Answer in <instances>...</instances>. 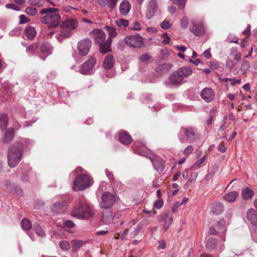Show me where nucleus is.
I'll list each match as a JSON object with an SVG mask.
<instances>
[{
  "instance_id": "1",
  "label": "nucleus",
  "mask_w": 257,
  "mask_h": 257,
  "mask_svg": "<svg viewBox=\"0 0 257 257\" xmlns=\"http://www.w3.org/2000/svg\"><path fill=\"white\" fill-rule=\"evenodd\" d=\"M59 12V9L52 8H47L41 10L40 14L45 15L41 18V23L48 25V28L49 29L56 27L59 24L61 19Z\"/></svg>"
},
{
  "instance_id": "2",
  "label": "nucleus",
  "mask_w": 257,
  "mask_h": 257,
  "mask_svg": "<svg viewBox=\"0 0 257 257\" xmlns=\"http://www.w3.org/2000/svg\"><path fill=\"white\" fill-rule=\"evenodd\" d=\"M90 35L95 43L99 45L101 53L105 54L111 51V39L108 37L106 40V35L102 30H94L91 31Z\"/></svg>"
},
{
  "instance_id": "3",
  "label": "nucleus",
  "mask_w": 257,
  "mask_h": 257,
  "mask_svg": "<svg viewBox=\"0 0 257 257\" xmlns=\"http://www.w3.org/2000/svg\"><path fill=\"white\" fill-rule=\"evenodd\" d=\"M23 145L22 143L15 144L9 150L8 153V165L14 168L19 163L23 156Z\"/></svg>"
},
{
  "instance_id": "4",
  "label": "nucleus",
  "mask_w": 257,
  "mask_h": 257,
  "mask_svg": "<svg viewBox=\"0 0 257 257\" xmlns=\"http://www.w3.org/2000/svg\"><path fill=\"white\" fill-rule=\"evenodd\" d=\"M71 215L79 219L88 218L93 215V211L88 202L82 201L77 207L74 208Z\"/></svg>"
},
{
  "instance_id": "5",
  "label": "nucleus",
  "mask_w": 257,
  "mask_h": 257,
  "mask_svg": "<svg viewBox=\"0 0 257 257\" xmlns=\"http://www.w3.org/2000/svg\"><path fill=\"white\" fill-rule=\"evenodd\" d=\"M181 143H192L198 138L196 130L192 127H182L178 135Z\"/></svg>"
},
{
  "instance_id": "6",
  "label": "nucleus",
  "mask_w": 257,
  "mask_h": 257,
  "mask_svg": "<svg viewBox=\"0 0 257 257\" xmlns=\"http://www.w3.org/2000/svg\"><path fill=\"white\" fill-rule=\"evenodd\" d=\"M92 184L91 179L87 175H78L74 181L73 188L75 191H81Z\"/></svg>"
},
{
  "instance_id": "7",
  "label": "nucleus",
  "mask_w": 257,
  "mask_h": 257,
  "mask_svg": "<svg viewBox=\"0 0 257 257\" xmlns=\"http://www.w3.org/2000/svg\"><path fill=\"white\" fill-rule=\"evenodd\" d=\"M143 41L142 37L137 34L126 36L124 39L126 45L133 48L141 47L143 45Z\"/></svg>"
},
{
  "instance_id": "8",
  "label": "nucleus",
  "mask_w": 257,
  "mask_h": 257,
  "mask_svg": "<svg viewBox=\"0 0 257 257\" xmlns=\"http://www.w3.org/2000/svg\"><path fill=\"white\" fill-rule=\"evenodd\" d=\"M115 201V197L111 193L105 192L101 196L100 206L104 209L111 208Z\"/></svg>"
},
{
  "instance_id": "9",
  "label": "nucleus",
  "mask_w": 257,
  "mask_h": 257,
  "mask_svg": "<svg viewBox=\"0 0 257 257\" xmlns=\"http://www.w3.org/2000/svg\"><path fill=\"white\" fill-rule=\"evenodd\" d=\"M92 45L91 40L89 39L81 40L77 44V50L79 54L85 56L88 54Z\"/></svg>"
},
{
  "instance_id": "10",
  "label": "nucleus",
  "mask_w": 257,
  "mask_h": 257,
  "mask_svg": "<svg viewBox=\"0 0 257 257\" xmlns=\"http://www.w3.org/2000/svg\"><path fill=\"white\" fill-rule=\"evenodd\" d=\"M134 151L136 153L141 156L151 158L152 153L150 150L147 149L146 147L142 144L139 143H135Z\"/></svg>"
},
{
  "instance_id": "11",
  "label": "nucleus",
  "mask_w": 257,
  "mask_h": 257,
  "mask_svg": "<svg viewBox=\"0 0 257 257\" xmlns=\"http://www.w3.org/2000/svg\"><path fill=\"white\" fill-rule=\"evenodd\" d=\"M96 64V60L92 57H90L81 65L80 72L82 74H88L94 67Z\"/></svg>"
},
{
  "instance_id": "12",
  "label": "nucleus",
  "mask_w": 257,
  "mask_h": 257,
  "mask_svg": "<svg viewBox=\"0 0 257 257\" xmlns=\"http://www.w3.org/2000/svg\"><path fill=\"white\" fill-rule=\"evenodd\" d=\"M200 96L205 102L208 103L214 99L215 93L212 89L205 87L201 91Z\"/></svg>"
},
{
  "instance_id": "13",
  "label": "nucleus",
  "mask_w": 257,
  "mask_h": 257,
  "mask_svg": "<svg viewBox=\"0 0 257 257\" xmlns=\"http://www.w3.org/2000/svg\"><path fill=\"white\" fill-rule=\"evenodd\" d=\"M66 208V202L63 200L55 203L51 207L52 212L54 214L64 213Z\"/></svg>"
},
{
  "instance_id": "14",
  "label": "nucleus",
  "mask_w": 257,
  "mask_h": 257,
  "mask_svg": "<svg viewBox=\"0 0 257 257\" xmlns=\"http://www.w3.org/2000/svg\"><path fill=\"white\" fill-rule=\"evenodd\" d=\"M78 26L77 21L73 18H69L63 21L61 24L62 29L73 30L76 29Z\"/></svg>"
},
{
  "instance_id": "15",
  "label": "nucleus",
  "mask_w": 257,
  "mask_h": 257,
  "mask_svg": "<svg viewBox=\"0 0 257 257\" xmlns=\"http://www.w3.org/2000/svg\"><path fill=\"white\" fill-rule=\"evenodd\" d=\"M157 7V2L155 0H151L148 5L146 14V18L151 19L155 15Z\"/></svg>"
},
{
  "instance_id": "16",
  "label": "nucleus",
  "mask_w": 257,
  "mask_h": 257,
  "mask_svg": "<svg viewBox=\"0 0 257 257\" xmlns=\"http://www.w3.org/2000/svg\"><path fill=\"white\" fill-rule=\"evenodd\" d=\"M246 217L252 225H257V213L254 209L250 208L248 210L246 213Z\"/></svg>"
},
{
  "instance_id": "17",
  "label": "nucleus",
  "mask_w": 257,
  "mask_h": 257,
  "mask_svg": "<svg viewBox=\"0 0 257 257\" xmlns=\"http://www.w3.org/2000/svg\"><path fill=\"white\" fill-rule=\"evenodd\" d=\"M211 212L216 215L220 214L223 211L224 206L221 203L216 202L210 205Z\"/></svg>"
},
{
  "instance_id": "18",
  "label": "nucleus",
  "mask_w": 257,
  "mask_h": 257,
  "mask_svg": "<svg viewBox=\"0 0 257 257\" xmlns=\"http://www.w3.org/2000/svg\"><path fill=\"white\" fill-rule=\"evenodd\" d=\"M151 160L152 164L154 167V169L157 172H162L164 169V166L163 164V161L162 160L160 159L159 158H155L154 159H152L151 157L150 158Z\"/></svg>"
},
{
  "instance_id": "19",
  "label": "nucleus",
  "mask_w": 257,
  "mask_h": 257,
  "mask_svg": "<svg viewBox=\"0 0 257 257\" xmlns=\"http://www.w3.org/2000/svg\"><path fill=\"white\" fill-rule=\"evenodd\" d=\"M130 3L126 0L123 1L119 5V11L121 15L126 16L131 10Z\"/></svg>"
},
{
  "instance_id": "20",
  "label": "nucleus",
  "mask_w": 257,
  "mask_h": 257,
  "mask_svg": "<svg viewBox=\"0 0 257 257\" xmlns=\"http://www.w3.org/2000/svg\"><path fill=\"white\" fill-rule=\"evenodd\" d=\"M97 2L100 6H107L110 10H112L115 7L118 0H97Z\"/></svg>"
},
{
  "instance_id": "21",
  "label": "nucleus",
  "mask_w": 257,
  "mask_h": 257,
  "mask_svg": "<svg viewBox=\"0 0 257 257\" xmlns=\"http://www.w3.org/2000/svg\"><path fill=\"white\" fill-rule=\"evenodd\" d=\"M119 140L123 145H127L132 142V138L126 132L122 131L119 133Z\"/></svg>"
},
{
  "instance_id": "22",
  "label": "nucleus",
  "mask_w": 257,
  "mask_h": 257,
  "mask_svg": "<svg viewBox=\"0 0 257 257\" xmlns=\"http://www.w3.org/2000/svg\"><path fill=\"white\" fill-rule=\"evenodd\" d=\"M190 31L196 36H199L204 33V28L202 25H197L194 23L190 28Z\"/></svg>"
},
{
  "instance_id": "23",
  "label": "nucleus",
  "mask_w": 257,
  "mask_h": 257,
  "mask_svg": "<svg viewBox=\"0 0 257 257\" xmlns=\"http://www.w3.org/2000/svg\"><path fill=\"white\" fill-rule=\"evenodd\" d=\"M114 63L113 57L111 54H108L104 60L103 66L105 69H110L113 66Z\"/></svg>"
},
{
  "instance_id": "24",
  "label": "nucleus",
  "mask_w": 257,
  "mask_h": 257,
  "mask_svg": "<svg viewBox=\"0 0 257 257\" xmlns=\"http://www.w3.org/2000/svg\"><path fill=\"white\" fill-rule=\"evenodd\" d=\"M169 79L170 83L174 85L180 84L183 80L177 71L173 72L171 75Z\"/></svg>"
},
{
  "instance_id": "25",
  "label": "nucleus",
  "mask_w": 257,
  "mask_h": 257,
  "mask_svg": "<svg viewBox=\"0 0 257 257\" xmlns=\"http://www.w3.org/2000/svg\"><path fill=\"white\" fill-rule=\"evenodd\" d=\"M177 72L179 75L183 79L184 77H186L191 75L192 73V70L189 67H184L179 68Z\"/></svg>"
},
{
  "instance_id": "26",
  "label": "nucleus",
  "mask_w": 257,
  "mask_h": 257,
  "mask_svg": "<svg viewBox=\"0 0 257 257\" xmlns=\"http://www.w3.org/2000/svg\"><path fill=\"white\" fill-rule=\"evenodd\" d=\"M113 215L111 211H105L103 212L102 220L105 224L111 223L113 219Z\"/></svg>"
},
{
  "instance_id": "27",
  "label": "nucleus",
  "mask_w": 257,
  "mask_h": 257,
  "mask_svg": "<svg viewBox=\"0 0 257 257\" xmlns=\"http://www.w3.org/2000/svg\"><path fill=\"white\" fill-rule=\"evenodd\" d=\"M254 194L253 191L248 188L245 187L242 190V198L243 200H248L251 199Z\"/></svg>"
},
{
  "instance_id": "28",
  "label": "nucleus",
  "mask_w": 257,
  "mask_h": 257,
  "mask_svg": "<svg viewBox=\"0 0 257 257\" xmlns=\"http://www.w3.org/2000/svg\"><path fill=\"white\" fill-rule=\"evenodd\" d=\"M239 194L236 191H231L228 193H226L223 197L224 200L226 201L231 203L234 202L237 197L238 196Z\"/></svg>"
},
{
  "instance_id": "29",
  "label": "nucleus",
  "mask_w": 257,
  "mask_h": 257,
  "mask_svg": "<svg viewBox=\"0 0 257 257\" xmlns=\"http://www.w3.org/2000/svg\"><path fill=\"white\" fill-rule=\"evenodd\" d=\"M33 230L35 232L38 236L44 237L45 235V233L43 230V228L37 222L34 223L33 226Z\"/></svg>"
},
{
  "instance_id": "30",
  "label": "nucleus",
  "mask_w": 257,
  "mask_h": 257,
  "mask_svg": "<svg viewBox=\"0 0 257 257\" xmlns=\"http://www.w3.org/2000/svg\"><path fill=\"white\" fill-rule=\"evenodd\" d=\"M70 35V31L62 29L56 35V38L58 41L61 42L64 39L68 38Z\"/></svg>"
},
{
  "instance_id": "31",
  "label": "nucleus",
  "mask_w": 257,
  "mask_h": 257,
  "mask_svg": "<svg viewBox=\"0 0 257 257\" xmlns=\"http://www.w3.org/2000/svg\"><path fill=\"white\" fill-rule=\"evenodd\" d=\"M25 33L29 39H33L36 35L35 29L32 26L27 27L25 30Z\"/></svg>"
},
{
  "instance_id": "32",
  "label": "nucleus",
  "mask_w": 257,
  "mask_h": 257,
  "mask_svg": "<svg viewBox=\"0 0 257 257\" xmlns=\"http://www.w3.org/2000/svg\"><path fill=\"white\" fill-rule=\"evenodd\" d=\"M21 224L22 229L26 231H29L32 227L31 221L27 218H23L21 221Z\"/></svg>"
},
{
  "instance_id": "33",
  "label": "nucleus",
  "mask_w": 257,
  "mask_h": 257,
  "mask_svg": "<svg viewBox=\"0 0 257 257\" xmlns=\"http://www.w3.org/2000/svg\"><path fill=\"white\" fill-rule=\"evenodd\" d=\"M216 239L213 237L209 238L206 243V247L208 250H212L214 249L216 246Z\"/></svg>"
},
{
  "instance_id": "34",
  "label": "nucleus",
  "mask_w": 257,
  "mask_h": 257,
  "mask_svg": "<svg viewBox=\"0 0 257 257\" xmlns=\"http://www.w3.org/2000/svg\"><path fill=\"white\" fill-rule=\"evenodd\" d=\"M14 130L13 128H9L5 135L4 142L7 143L10 142L14 137Z\"/></svg>"
},
{
  "instance_id": "35",
  "label": "nucleus",
  "mask_w": 257,
  "mask_h": 257,
  "mask_svg": "<svg viewBox=\"0 0 257 257\" xmlns=\"http://www.w3.org/2000/svg\"><path fill=\"white\" fill-rule=\"evenodd\" d=\"M40 49L42 52L47 53V56L51 54L52 51L51 47L47 42H43L41 45Z\"/></svg>"
},
{
  "instance_id": "36",
  "label": "nucleus",
  "mask_w": 257,
  "mask_h": 257,
  "mask_svg": "<svg viewBox=\"0 0 257 257\" xmlns=\"http://www.w3.org/2000/svg\"><path fill=\"white\" fill-rule=\"evenodd\" d=\"M230 55L236 61L239 60L241 57V53L238 51L236 48H232L231 49Z\"/></svg>"
},
{
  "instance_id": "37",
  "label": "nucleus",
  "mask_w": 257,
  "mask_h": 257,
  "mask_svg": "<svg viewBox=\"0 0 257 257\" xmlns=\"http://www.w3.org/2000/svg\"><path fill=\"white\" fill-rule=\"evenodd\" d=\"M72 247L75 250H77L85 244V241L80 240H73L72 241Z\"/></svg>"
},
{
  "instance_id": "38",
  "label": "nucleus",
  "mask_w": 257,
  "mask_h": 257,
  "mask_svg": "<svg viewBox=\"0 0 257 257\" xmlns=\"http://www.w3.org/2000/svg\"><path fill=\"white\" fill-rule=\"evenodd\" d=\"M26 13L31 16H36L38 11V10L34 7H28L25 9Z\"/></svg>"
},
{
  "instance_id": "39",
  "label": "nucleus",
  "mask_w": 257,
  "mask_h": 257,
  "mask_svg": "<svg viewBox=\"0 0 257 257\" xmlns=\"http://www.w3.org/2000/svg\"><path fill=\"white\" fill-rule=\"evenodd\" d=\"M197 176V173L193 172L191 175L190 179H189V180L188 181L187 183L184 185V189H187V187L189 185V183H190L191 184L194 183L196 181Z\"/></svg>"
},
{
  "instance_id": "40",
  "label": "nucleus",
  "mask_w": 257,
  "mask_h": 257,
  "mask_svg": "<svg viewBox=\"0 0 257 257\" xmlns=\"http://www.w3.org/2000/svg\"><path fill=\"white\" fill-rule=\"evenodd\" d=\"M168 218L169 219L165 221V222L163 228L165 231H167L170 228L173 220V216H172L171 214L168 216Z\"/></svg>"
},
{
  "instance_id": "41",
  "label": "nucleus",
  "mask_w": 257,
  "mask_h": 257,
  "mask_svg": "<svg viewBox=\"0 0 257 257\" xmlns=\"http://www.w3.org/2000/svg\"><path fill=\"white\" fill-rule=\"evenodd\" d=\"M215 227L219 231H224L225 228V222L224 220L218 222Z\"/></svg>"
},
{
  "instance_id": "42",
  "label": "nucleus",
  "mask_w": 257,
  "mask_h": 257,
  "mask_svg": "<svg viewBox=\"0 0 257 257\" xmlns=\"http://www.w3.org/2000/svg\"><path fill=\"white\" fill-rule=\"evenodd\" d=\"M250 67V63L246 60H243L241 65L240 69L241 71H243V73H244Z\"/></svg>"
},
{
  "instance_id": "43",
  "label": "nucleus",
  "mask_w": 257,
  "mask_h": 257,
  "mask_svg": "<svg viewBox=\"0 0 257 257\" xmlns=\"http://www.w3.org/2000/svg\"><path fill=\"white\" fill-rule=\"evenodd\" d=\"M38 47V45L37 43H34L32 44L27 49V52L30 54H32Z\"/></svg>"
},
{
  "instance_id": "44",
  "label": "nucleus",
  "mask_w": 257,
  "mask_h": 257,
  "mask_svg": "<svg viewBox=\"0 0 257 257\" xmlns=\"http://www.w3.org/2000/svg\"><path fill=\"white\" fill-rule=\"evenodd\" d=\"M116 25L119 27H121V26L126 27L128 25V21L123 19H120L116 21Z\"/></svg>"
},
{
  "instance_id": "45",
  "label": "nucleus",
  "mask_w": 257,
  "mask_h": 257,
  "mask_svg": "<svg viewBox=\"0 0 257 257\" xmlns=\"http://www.w3.org/2000/svg\"><path fill=\"white\" fill-rule=\"evenodd\" d=\"M60 247L63 250H67L70 248L69 243L65 240H61L59 242Z\"/></svg>"
},
{
  "instance_id": "46",
  "label": "nucleus",
  "mask_w": 257,
  "mask_h": 257,
  "mask_svg": "<svg viewBox=\"0 0 257 257\" xmlns=\"http://www.w3.org/2000/svg\"><path fill=\"white\" fill-rule=\"evenodd\" d=\"M164 204V201L162 199L159 198L154 203V207L158 209L161 208Z\"/></svg>"
},
{
  "instance_id": "47",
  "label": "nucleus",
  "mask_w": 257,
  "mask_h": 257,
  "mask_svg": "<svg viewBox=\"0 0 257 257\" xmlns=\"http://www.w3.org/2000/svg\"><path fill=\"white\" fill-rule=\"evenodd\" d=\"M162 37L164 39L162 41V43L164 45H167L170 43V38L167 33H163L162 35Z\"/></svg>"
},
{
  "instance_id": "48",
  "label": "nucleus",
  "mask_w": 257,
  "mask_h": 257,
  "mask_svg": "<svg viewBox=\"0 0 257 257\" xmlns=\"http://www.w3.org/2000/svg\"><path fill=\"white\" fill-rule=\"evenodd\" d=\"M171 24L167 21H164L160 24V27L163 29L167 30L171 28Z\"/></svg>"
},
{
  "instance_id": "49",
  "label": "nucleus",
  "mask_w": 257,
  "mask_h": 257,
  "mask_svg": "<svg viewBox=\"0 0 257 257\" xmlns=\"http://www.w3.org/2000/svg\"><path fill=\"white\" fill-rule=\"evenodd\" d=\"M63 226L65 228H72L74 226V223L71 220H66L63 222Z\"/></svg>"
},
{
  "instance_id": "50",
  "label": "nucleus",
  "mask_w": 257,
  "mask_h": 257,
  "mask_svg": "<svg viewBox=\"0 0 257 257\" xmlns=\"http://www.w3.org/2000/svg\"><path fill=\"white\" fill-rule=\"evenodd\" d=\"M209 66L212 70H216L219 68V64L216 61H210Z\"/></svg>"
},
{
  "instance_id": "51",
  "label": "nucleus",
  "mask_w": 257,
  "mask_h": 257,
  "mask_svg": "<svg viewBox=\"0 0 257 257\" xmlns=\"http://www.w3.org/2000/svg\"><path fill=\"white\" fill-rule=\"evenodd\" d=\"M193 147L191 145H189L187 146L184 151V154L185 155H188L191 154L193 151Z\"/></svg>"
},
{
  "instance_id": "52",
  "label": "nucleus",
  "mask_w": 257,
  "mask_h": 257,
  "mask_svg": "<svg viewBox=\"0 0 257 257\" xmlns=\"http://www.w3.org/2000/svg\"><path fill=\"white\" fill-rule=\"evenodd\" d=\"M20 19V24H25L29 21V19L28 18L24 15H21L19 16Z\"/></svg>"
},
{
  "instance_id": "53",
  "label": "nucleus",
  "mask_w": 257,
  "mask_h": 257,
  "mask_svg": "<svg viewBox=\"0 0 257 257\" xmlns=\"http://www.w3.org/2000/svg\"><path fill=\"white\" fill-rule=\"evenodd\" d=\"M188 25V21L186 18H183L181 20V26L183 29L186 28Z\"/></svg>"
},
{
  "instance_id": "54",
  "label": "nucleus",
  "mask_w": 257,
  "mask_h": 257,
  "mask_svg": "<svg viewBox=\"0 0 257 257\" xmlns=\"http://www.w3.org/2000/svg\"><path fill=\"white\" fill-rule=\"evenodd\" d=\"M159 246L158 248L159 249H164L166 248V243L164 240H161L158 241Z\"/></svg>"
},
{
  "instance_id": "55",
  "label": "nucleus",
  "mask_w": 257,
  "mask_h": 257,
  "mask_svg": "<svg viewBox=\"0 0 257 257\" xmlns=\"http://www.w3.org/2000/svg\"><path fill=\"white\" fill-rule=\"evenodd\" d=\"M107 28H108L110 33V36L109 37L111 39V37H115L116 35L115 29L110 27H107Z\"/></svg>"
},
{
  "instance_id": "56",
  "label": "nucleus",
  "mask_w": 257,
  "mask_h": 257,
  "mask_svg": "<svg viewBox=\"0 0 257 257\" xmlns=\"http://www.w3.org/2000/svg\"><path fill=\"white\" fill-rule=\"evenodd\" d=\"M235 65L234 62L231 59H228L226 62V66L227 68L231 69Z\"/></svg>"
},
{
  "instance_id": "57",
  "label": "nucleus",
  "mask_w": 257,
  "mask_h": 257,
  "mask_svg": "<svg viewBox=\"0 0 257 257\" xmlns=\"http://www.w3.org/2000/svg\"><path fill=\"white\" fill-rule=\"evenodd\" d=\"M202 55L207 59H209L211 57L210 53V48L206 50L202 54Z\"/></svg>"
},
{
  "instance_id": "58",
  "label": "nucleus",
  "mask_w": 257,
  "mask_h": 257,
  "mask_svg": "<svg viewBox=\"0 0 257 257\" xmlns=\"http://www.w3.org/2000/svg\"><path fill=\"white\" fill-rule=\"evenodd\" d=\"M205 156L202 157L200 159L198 160L194 164L193 166H200L205 161Z\"/></svg>"
},
{
  "instance_id": "59",
  "label": "nucleus",
  "mask_w": 257,
  "mask_h": 257,
  "mask_svg": "<svg viewBox=\"0 0 257 257\" xmlns=\"http://www.w3.org/2000/svg\"><path fill=\"white\" fill-rule=\"evenodd\" d=\"M6 8H10L16 11H19L20 10V7L18 6L14 5V4H7L6 5Z\"/></svg>"
},
{
  "instance_id": "60",
  "label": "nucleus",
  "mask_w": 257,
  "mask_h": 257,
  "mask_svg": "<svg viewBox=\"0 0 257 257\" xmlns=\"http://www.w3.org/2000/svg\"><path fill=\"white\" fill-rule=\"evenodd\" d=\"M141 229V227L140 226L137 225L135 228L134 230L132 231L131 234L133 235V236H135L136 235H137L139 232L140 231Z\"/></svg>"
},
{
  "instance_id": "61",
  "label": "nucleus",
  "mask_w": 257,
  "mask_h": 257,
  "mask_svg": "<svg viewBox=\"0 0 257 257\" xmlns=\"http://www.w3.org/2000/svg\"><path fill=\"white\" fill-rule=\"evenodd\" d=\"M128 232V229H125L122 233L120 232L118 233V235L120 236V238L121 239H124L126 236V235L127 234Z\"/></svg>"
},
{
  "instance_id": "62",
  "label": "nucleus",
  "mask_w": 257,
  "mask_h": 257,
  "mask_svg": "<svg viewBox=\"0 0 257 257\" xmlns=\"http://www.w3.org/2000/svg\"><path fill=\"white\" fill-rule=\"evenodd\" d=\"M209 231L210 233L212 235H216L219 231L216 229V228L215 227H210L209 228Z\"/></svg>"
},
{
  "instance_id": "63",
  "label": "nucleus",
  "mask_w": 257,
  "mask_h": 257,
  "mask_svg": "<svg viewBox=\"0 0 257 257\" xmlns=\"http://www.w3.org/2000/svg\"><path fill=\"white\" fill-rule=\"evenodd\" d=\"M40 2V0H28V3L29 5L33 6L38 5Z\"/></svg>"
},
{
  "instance_id": "64",
  "label": "nucleus",
  "mask_w": 257,
  "mask_h": 257,
  "mask_svg": "<svg viewBox=\"0 0 257 257\" xmlns=\"http://www.w3.org/2000/svg\"><path fill=\"white\" fill-rule=\"evenodd\" d=\"M242 33L247 36H249L250 35V26L248 25L247 28L243 31Z\"/></svg>"
}]
</instances>
